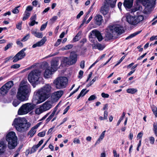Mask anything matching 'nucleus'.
Returning a JSON list of instances; mask_svg holds the SVG:
<instances>
[{
  "label": "nucleus",
  "instance_id": "obj_1",
  "mask_svg": "<svg viewBox=\"0 0 157 157\" xmlns=\"http://www.w3.org/2000/svg\"><path fill=\"white\" fill-rule=\"evenodd\" d=\"M51 89V86L47 84L36 92V95L38 98L37 104L44 102L49 98Z\"/></svg>",
  "mask_w": 157,
  "mask_h": 157
},
{
  "label": "nucleus",
  "instance_id": "obj_2",
  "mask_svg": "<svg viewBox=\"0 0 157 157\" xmlns=\"http://www.w3.org/2000/svg\"><path fill=\"white\" fill-rule=\"evenodd\" d=\"M12 125L14 126L17 131L20 132L28 130L30 126V124L27 122L26 119L24 118H15Z\"/></svg>",
  "mask_w": 157,
  "mask_h": 157
},
{
  "label": "nucleus",
  "instance_id": "obj_3",
  "mask_svg": "<svg viewBox=\"0 0 157 157\" xmlns=\"http://www.w3.org/2000/svg\"><path fill=\"white\" fill-rule=\"evenodd\" d=\"M30 85L27 82H22L18 90L17 97L20 100L24 101L26 100V96L29 92Z\"/></svg>",
  "mask_w": 157,
  "mask_h": 157
},
{
  "label": "nucleus",
  "instance_id": "obj_4",
  "mask_svg": "<svg viewBox=\"0 0 157 157\" xmlns=\"http://www.w3.org/2000/svg\"><path fill=\"white\" fill-rule=\"evenodd\" d=\"M6 140L8 142V147L10 149H13L17 145V137L14 132L8 133L6 136Z\"/></svg>",
  "mask_w": 157,
  "mask_h": 157
},
{
  "label": "nucleus",
  "instance_id": "obj_5",
  "mask_svg": "<svg viewBox=\"0 0 157 157\" xmlns=\"http://www.w3.org/2000/svg\"><path fill=\"white\" fill-rule=\"evenodd\" d=\"M41 73V71L39 70H35L32 71L28 75V80L32 84H38L39 80L42 79V78L40 77Z\"/></svg>",
  "mask_w": 157,
  "mask_h": 157
},
{
  "label": "nucleus",
  "instance_id": "obj_6",
  "mask_svg": "<svg viewBox=\"0 0 157 157\" xmlns=\"http://www.w3.org/2000/svg\"><path fill=\"white\" fill-rule=\"evenodd\" d=\"M144 19V16L142 15L135 16L128 14L126 17L127 22L130 24L134 26L143 21Z\"/></svg>",
  "mask_w": 157,
  "mask_h": 157
},
{
  "label": "nucleus",
  "instance_id": "obj_7",
  "mask_svg": "<svg viewBox=\"0 0 157 157\" xmlns=\"http://www.w3.org/2000/svg\"><path fill=\"white\" fill-rule=\"evenodd\" d=\"M35 105L33 103H28L23 105L19 109L18 114L22 115L27 113L35 107Z\"/></svg>",
  "mask_w": 157,
  "mask_h": 157
},
{
  "label": "nucleus",
  "instance_id": "obj_8",
  "mask_svg": "<svg viewBox=\"0 0 157 157\" xmlns=\"http://www.w3.org/2000/svg\"><path fill=\"white\" fill-rule=\"evenodd\" d=\"M68 82L67 78L64 77H60L57 78L53 82L56 87L58 89L65 88Z\"/></svg>",
  "mask_w": 157,
  "mask_h": 157
},
{
  "label": "nucleus",
  "instance_id": "obj_9",
  "mask_svg": "<svg viewBox=\"0 0 157 157\" xmlns=\"http://www.w3.org/2000/svg\"><path fill=\"white\" fill-rule=\"evenodd\" d=\"M52 107V102L47 101L44 102L42 106L36 109L35 113L36 114L39 115L43 112L50 109Z\"/></svg>",
  "mask_w": 157,
  "mask_h": 157
},
{
  "label": "nucleus",
  "instance_id": "obj_10",
  "mask_svg": "<svg viewBox=\"0 0 157 157\" xmlns=\"http://www.w3.org/2000/svg\"><path fill=\"white\" fill-rule=\"evenodd\" d=\"M156 0H137V3H141L148 11H150L153 8Z\"/></svg>",
  "mask_w": 157,
  "mask_h": 157
},
{
  "label": "nucleus",
  "instance_id": "obj_11",
  "mask_svg": "<svg viewBox=\"0 0 157 157\" xmlns=\"http://www.w3.org/2000/svg\"><path fill=\"white\" fill-rule=\"evenodd\" d=\"M13 85V82L10 81L6 82L0 89V95L4 96L8 92L9 90Z\"/></svg>",
  "mask_w": 157,
  "mask_h": 157
},
{
  "label": "nucleus",
  "instance_id": "obj_12",
  "mask_svg": "<svg viewBox=\"0 0 157 157\" xmlns=\"http://www.w3.org/2000/svg\"><path fill=\"white\" fill-rule=\"evenodd\" d=\"M108 29L110 32H115L119 35H121L124 32L123 27L119 25H110L108 28Z\"/></svg>",
  "mask_w": 157,
  "mask_h": 157
},
{
  "label": "nucleus",
  "instance_id": "obj_13",
  "mask_svg": "<svg viewBox=\"0 0 157 157\" xmlns=\"http://www.w3.org/2000/svg\"><path fill=\"white\" fill-rule=\"evenodd\" d=\"M89 36L90 38H97L99 42L101 41L103 39V36L100 32L96 29L92 31L90 33Z\"/></svg>",
  "mask_w": 157,
  "mask_h": 157
},
{
  "label": "nucleus",
  "instance_id": "obj_14",
  "mask_svg": "<svg viewBox=\"0 0 157 157\" xmlns=\"http://www.w3.org/2000/svg\"><path fill=\"white\" fill-rule=\"evenodd\" d=\"M26 48H24L17 53L13 57V62L15 63L20 60L23 58L25 56V51L26 50Z\"/></svg>",
  "mask_w": 157,
  "mask_h": 157
},
{
  "label": "nucleus",
  "instance_id": "obj_15",
  "mask_svg": "<svg viewBox=\"0 0 157 157\" xmlns=\"http://www.w3.org/2000/svg\"><path fill=\"white\" fill-rule=\"evenodd\" d=\"M7 149L6 143L3 141H0V156L5 154Z\"/></svg>",
  "mask_w": 157,
  "mask_h": 157
},
{
  "label": "nucleus",
  "instance_id": "obj_16",
  "mask_svg": "<svg viewBox=\"0 0 157 157\" xmlns=\"http://www.w3.org/2000/svg\"><path fill=\"white\" fill-rule=\"evenodd\" d=\"M77 54L76 52L74 51L71 52L69 57V59L71 61V63L72 65L75 63L77 61Z\"/></svg>",
  "mask_w": 157,
  "mask_h": 157
},
{
  "label": "nucleus",
  "instance_id": "obj_17",
  "mask_svg": "<svg viewBox=\"0 0 157 157\" xmlns=\"http://www.w3.org/2000/svg\"><path fill=\"white\" fill-rule=\"evenodd\" d=\"M92 46L93 49H98L99 50H102L105 47L104 45L100 44L97 41L94 42L92 44Z\"/></svg>",
  "mask_w": 157,
  "mask_h": 157
},
{
  "label": "nucleus",
  "instance_id": "obj_18",
  "mask_svg": "<svg viewBox=\"0 0 157 157\" xmlns=\"http://www.w3.org/2000/svg\"><path fill=\"white\" fill-rule=\"evenodd\" d=\"M63 93V91L61 90L55 92L52 94V97L55 100H58L62 96Z\"/></svg>",
  "mask_w": 157,
  "mask_h": 157
},
{
  "label": "nucleus",
  "instance_id": "obj_19",
  "mask_svg": "<svg viewBox=\"0 0 157 157\" xmlns=\"http://www.w3.org/2000/svg\"><path fill=\"white\" fill-rule=\"evenodd\" d=\"M59 64V61L56 59H53L51 62V69L55 71H56L57 67Z\"/></svg>",
  "mask_w": 157,
  "mask_h": 157
},
{
  "label": "nucleus",
  "instance_id": "obj_20",
  "mask_svg": "<svg viewBox=\"0 0 157 157\" xmlns=\"http://www.w3.org/2000/svg\"><path fill=\"white\" fill-rule=\"evenodd\" d=\"M133 0H124L123 5L125 8L129 9L132 7Z\"/></svg>",
  "mask_w": 157,
  "mask_h": 157
},
{
  "label": "nucleus",
  "instance_id": "obj_21",
  "mask_svg": "<svg viewBox=\"0 0 157 157\" xmlns=\"http://www.w3.org/2000/svg\"><path fill=\"white\" fill-rule=\"evenodd\" d=\"M46 40L45 37H44L40 41L34 44L32 46V48H34L37 47H40L45 43Z\"/></svg>",
  "mask_w": 157,
  "mask_h": 157
},
{
  "label": "nucleus",
  "instance_id": "obj_22",
  "mask_svg": "<svg viewBox=\"0 0 157 157\" xmlns=\"http://www.w3.org/2000/svg\"><path fill=\"white\" fill-rule=\"evenodd\" d=\"M95 23L97 25H100L103 20L102 16L99 14H97L94 18Z\"/></svg>",
  "mask_w": 157,
  "mask_h": 157
},
{
  "label": "nucleus",
  "instance_id": "obj_23",
  "mask_svg": "<svg viewBox=\"0 0 157 157\" xmlns=\"http://www.w3.org/2000/svg\"><path fill=\"white\" fill-rule=\"evenodd\" d=\"M55 72L51 68L50 69L48 68L45 70L44 73V76L45 78H49L52 74V72Z\"/></svg>",
  "mask_w": 157,
  "mask_h": 157
},
{
  "label": "nucleus",
  "instance_id": "obj_24",
  "mask_svg": "<svg viewBox=\"0 0 157 157\" xmlns=\"http://www.w3.org/2000/svg\"><path fill=\"white\" fill-rule=\"evenodd\" d=\"M58 105H57L55 108L54 110L52 112L51 114L48 117L46 120L47 122H48L50 120H51L53 117H54V116L56 114V113Z\"/></svg>",
  "mask_w": 157,
  "mask_h": 157
},
{
  "label": "nucleus",
  "instance_id": "obj_25",
  "mask_svg": "<svg viewBox=\"0 0 157 157\" xmlns=\"http://www.w3.org/2000/svg\"><path fill=\"white\" fill-rule=\"evenodd\" d=\"M108 11L109 9L106 4L104 5L101 7V11L103 15L106 14L107 13H109Z\"/></svg>",
  "mask_w": 157,
  "mask_h": 157
},
{
  "label": "nucleus",
  "instance_id": "obj_26",
  "mask_svg": "<svg viewBox=\"0 0 157 157\" xmlns=\"http://www.w3.org/2000/svg\"><path fill=\"white\" fill-rule=\"evenodd\" d=\"M107 3L112 8L114 7L116 4L117 0H105Z\"/></svg>",
  "mask_w": 157,
  "mask_h": 157
},
{
  "label": "nucleus",
  "instance_id": "obj_27",
  "mask_svg": "<svg viewBox=\"0 0 157 157\" xmlns=\"http://www.w3.org/2000/svg\"><path fill=\"white\" fill-rule=\"evenodd\" d=\"M106 131H104L101 134L99 138L95 143V145H96L97 144H99L100 143V141H101L104 137L105 132Z\"/></svg>",
  "mask_w": 157,
  "mask_h": 157
},
{
  "label": "nucleus",
  "instance_id": "obj_28",
  "mask_svg": "<svg viewBox=\"0 0 157 157\" xmlns=\"http://www.w3.org/2000/svg\"><path fill=\"white\" fill-rule=\"evenodd\" d=\"M112 33L109 31L108 30V28L107 29L106 33L105 34V37L108 40H110L113 37V34L111 33Z\"/></svg>",
  "mask_w": 157,
  "mask_h": 157
},
{
  "label": "nucleus",
  "instance_id": "obj_29",
  "mask_svg": "<svg viewBox=\"0 0 157 157\" xmlns=\"http://www.w3.org/2000/svg\"><path fill=\"white\" fill-rule=\"evenodd\" d=\"M86 89H84L82 90L79 94L78 95L77 98V99H78L81 96H83L85 95L88 91L89 90L86 91Z\"/></svg>",
  "mask_w": 157,
  "mask_h": 157
},
{
  "label": "nucleus",
  "instance_id": "obj_30",
  "mask_svg": "<svg viewBox=\"0 0 157 157\" xmlns=\"http://www.w3.org/2000/svg\"><path fill=\"white\" fill-rule=\"evenodd\" d=\"M37 128L35 127L34 126L32 127L29 132L28 134L30 135V136L32 137L35 134L36 132V130Z\"/></svg>",
  "mask_w": 157,
  "mask_h": 157
},
{
  "label": "nucleus",
  "instance_id": "obj_31",
  "mask_svg": "<svg viewBox=\"0 0 157 157\" xmlns=\"http://www.w3.org/2000/svg\"><path fill=\"white\" fill-rule=\"evenodd\" d=\"M32 34L37 38H41L43 36L42 33H39L36 31H32Z\"/></svg>",
  "mask_w": 157,
  "mask_h": 157
},
{
  "label": "nucleus",
  "instance_id": "obj_32",
  "mask_svg": "<svg viewBox=\"0 0 157 157\" xmlns=\"http://www.w3.org/2000/svg\"><path fill=\"white\" fill-rule=\"evenodd\" d=\"M141 32V31H140L135 32L131 34L129 36L127 37L125 39L126 40H127L129 39L132 38L133 37H134L135 36L137 35L140 33Z\"/></svg>",
  "mask_w": 157,
  "mask_h": 157
},
{
  "label": "nucleus",
  "instance_id": "obj_33",
  "mask_svg": "<svg viewBox=\"0 0 157 157\" xmlns=\"http://www.w3.org/2000/svg\"><path fill=\"white\" fill-rule=\"evenodd\" d=\"M30 15V12H27L26 11H25L24 14V16L22 18L23 21H25L28 19Z\"/></svg>",
  "mask_w": 157,
  "mask_h": 157
},
{
  "label": "nucleus",
  "instance_id": "obj_34",
  "mask_svg": "<svg viewBox=\"0 0 157 157\" xmlns=\"http://www.w3.org/2000/svg\"><path fill=\"white\" fill-rule=\"evenodd\" d=\"M137 90L135 88L128 89L126 90V92L128 93L133 94L136 92Z\"/></svg>",
  "mask_w": 157,
  "mask_h": 157
},
{
  "label": "nucleus",
  "instance_id": "obj_35",
  "mask_svg": "<svg viewBox=\"0 0 157 157\" xmlns=\"http://www.w3.org/2000/svg\"><path fill=\"white\" fill-rule=\"evenodd\" d=\"M63 61L64 63L69 65H71V61L70 60L69 58L67 57H64L63 59Z\"/></svg>",
  "mask_w": 157,
  "mask_h": 157
},
{
  "label": "nucleus",
  "instance_id": "obj_36",
  "mask_svg": "<svg viewBox=\"0 0 157 157\" xmlns=\"http://www.w3.org/2000/svg\"><path fill=\"white\" fill-rule=\"evenodd\" d=\"M58 17L57 16H53L49 20V22L51 24H52L55 22L57 19Z\"/></svg>",
  "mask_w": 157,
  "mask_h": 157
},
{
  "label": "nucleus",
  "instance_id": "obj_37",
  "mask_svg": "<svg viewBox=\"0 0 157 157\" xmlns=\"http://www.w3.org/2000/svg\"><path fill=\"white\" fill-rule=\"evenodd\" d=\"M39 147L37 145H34L31 150V153L35 152Z\"/></svg>",
  "mask_w": 157,
  "mask_h": 157
},
{
  "label": "nucleus",
  "instance_id": "obj_38",
  "mask_svg": "<svg viewBox=\"0 0 157 157\" xmlns=\"http://www.w3.org/2000/svg\"><path fill=\"white\" fill-rule=\"evenodd\" d=\"M20 103V101L18 100H15L13 102V105L15 107H17Z\"/></svg>",
  "mask_w": 157,
  "mask_h": 157
},
{
  "label": "nucleus",
  "instance_id": "obj_39",
  "mask_svg": "<svg viewBox=\"0 0 157 157\" xmlns=\"http://www.w3.org/2000/svg\"><path fill=\"white\" fill-rule=\"evenodd\" d=\"M20 7V6L15 7L14 9L12 10V12L14 14H17L19 12L18 8Z\"/></svg>",
  "mask_w": 157,
  "mask_h": 157
},
{
  "label": "nucleus",
  "instance_id": "obj_40",
  "mask_svg": "<svg viewBox=\"0 0 157 157\" xmlns=\"http://www.w3.org/2000/svg\"><path fill=\"white\" fill-rule=\"evenodd\" d=\"M30 37L29 34H27L21 40V41L25 42L27 41L29 38Z\"/></svg>",
  "mask_w": 157,
  "mask_h": 157
},
{
  "label": "nucleus",
  "instance_id": "obj_41",
  "mask_svg": "<svg viewBox=\"0 0 157 157\" xmlns=\"http://www.w3.org/2000/svg\"><path fill=\"white\" fill-rule=\"evenodd\" d=\"M13 44L12 43H10L8 44L5 47L4 50L6 51L9 48H11L12 47Z\"/></svg>",
  "mask_w": 157,
  "mask_h": 157
},
{
  "label": "nucleus",
  "instance_id": "obj_42",
  "mask_svg": "<svg viewBox=\"0 0 157 157\" xmlns=\"http://www.w3.org/2000/svg\"><path fill=\"white\" fill-rule=\"evenodd\" d=\"M73 47V45L72 44H69L66 46L64 48L63 50H67Z\"/></svg>",
  "mask_w": 157,
  "mask_h": 157
},
{
  "label": "nucleus",
  "instance_id": "obj_43",
  "mask_svg": "<svg viewBox=\"0 0 157 157\" xmlns=\"http://www.w3.org/2000/svg\"><path fill=\"white\" fill-rule=\"evenodd\" d=\"M33 9V8L32 6H27L25 11H26L27 12H29L32 11Z\"/></svg>",
  "mask_w": 157,
  "mask_h": 157
},
{
  "label": "nucleus",
  "instance_id": "obj_44",
  "mask_svg": "<svg viewBox=\"0 0 157 157\" xmlns=\"http://www.w3.org/2000/svg\"><path fill=\"white\" fill-rule=\"evenodd\" d=\"M48 23V21H47L45 24H43L41 26L40 30L41 31H43L46 28Z\"/></svg>",
  "mask_w": 157,
  "mask_h": 157
},
{
  "label": "nucleus",
  "instance_id": "obj_45",
  "mask_svg": "<svg viewBox=\"0 0 157 157\" xmlns=\"http://www.w3.org/2000/svg\"><path fill=\"white\" fill-rule=\"evenodd\" d=\"M20 66V65L19 64H15L11 66V68L17 69L19 68Z\"/></svg>",
  "mask_w": 157,
  "mask_h": 157
},
{
  "label": "nucleus",
  "instance_id": "obj_46",
  "mask_svg": "<svg viewBox=\"0 0 157 157\" xmlns=\"http://www.w3.org/2000/svg\"><path fill=\"white\" fill-rule=\"evenodd\" d=\"M21 40H20L19 39L17 40L16 41V43L17 45L18 46L21 47H23V44L21 42Z\"/></svg>",
  "mask_w": 157,
  "mask_h": 157
},
{
  "label": "nucleus",
  "instance_id": "obj_47",
  "mask_svg": "<svg viewBox=\"0 0 157 157\" xmlns=\"http://www.w3.org/2000/svg\"><path fill=\"white\" fill-rule=\"evenodd\" d=\"M22 22H20L16 25V28L17 29L21 30V29Z\"/></svg>",
  "mask_w": 157,
  "mask_h": 157
},
{
  "label": "nucleus",
  "instance_id": "obj_48",
  "mask_svg": "<svg viewBox=\"0 0 157 157\" xmlns=\"http://www.w3.org/2000/svg\"><path fill=\"white\" fill-rule=\"evenodd\" d=\"M150 143L151 144H153L155 141V139L153 136H151L149 138Z\"/></svg>",
  "mask_w": 157,
  "mask_h": 157
},
{
  "label": "nucleus",
  "instance_id": "obj_49",
  "mask_svg": "<svg viewBox=\"0 0 157 157\" xmlns=\"http://www.w3.org/2000/svg\"><path fill=\"white\" fill-rule=\"evenodd\" d=\"M45 132L43 131L41 132H39L38 133V136L42 137L45 136Z\"/></svg>",
  "mask_w": 157,
  "mask_h": 157
},
{
  "label": "nucleus",
  "instance_id": "obj_50",
  "mask_svg": "<svg viewBox=\"0 0 157 157\" xmlns=\"http://www.w3.org/2000/svg\"><path fill=\"white\" fill-rule=\"evenodd\" d=\"M108 117V112L107 111L105 110L104 111V118L105 119V120H107Z\"/></svg>",
  "mask_w": 157,
  "mask_h": 157
},
{
  "label": "nucleus",
  "instance_id": "obj_51",
  "mask_svg": "<svg viewBox=\"0 0 157 157\" xmlns=\"http://www.w3.org/2000/svg\"><path fill=\"white\" fill-rule=\"evenodd\" d=\"M101 96L104 98H108L109 95L107 94H105L104 93H102L101 94Z\"/></svg>",
  "mask_w": 157,
  "mask_h": 157
},
{
  "label": "nucleus",
  "instance_id": "obj_52",
  "mask_svg": "<svg viewBox=\"0 0 157 157\" xmlns=\"http://www.w3.org/2000/svg\"><path fill=\"white\" fill-rule=\"evenodd\" d=\"M96 98L95 96L94 95H91L88 98V100L89 101L93 100Z\"/></svg>",
  "mask_w": 157,
  "mask_h": 157
},
{
  "label": "nucleus",
  "instance_id": "obj_53",
  "mask_svg": "<svg viewBox=\"0 0 157 157\" xmlns=\"http://www.w3.org/2000/svg\"><path fill=\"white\" fill-rule=\"evenodd\" d=\"M61 40L59 39H58L56 42V43L55 44V46H58V45H59L60 44L61 42Z\"/></svg>",
  "mask_w": 157,
  "mask_h": 157
},
{
  "label": "nucleus",
  "instance_id": "obj_54",
  "mask_svg": "<svg viewBox=\"0 0 157 157\" xmlns=\"http://www.w3.org/2000/svg\"><path fill=\"white\" fill-rule=\"evenodd\" d=\"M85 65V61L82 60L80 64V67L82 69H83L84 68Z\"/></svg>",
  "mask_w": 157,
  "mask_h": 157
},
{
  "label": "nucleus",
  "instance_id": "obj_55",
  "mask_svg": "<svg viewBox=\"0 0 157 157\" xmlns=\"http://www.w3.org/2000/svg\"><path fill=\"white\" fill-rule=\"evenodd\" d=\"M55 126H53L52 128H50L47 134H49L50 133H52L53 132V130Z\"/></svg>",
  "mask_w": 157,
  "mask_h": 157
},
{
  "label": "nucleus",
  "instance_id": "obj_56",
  "mask_svg": "<svg viewBox=\"0 0 157 157\" xmlns=\"http://www.w3.org/2000/svg\"><path fill=\"white\" fill-rule=\"evenodd\" d=\"M83 71L80 70L79 72V75L78 77L79 78H82V76L83 75Z\"/></svg>",
  "mask_w": 157,
  "mask_h": 157
},
{
  "label": "nucleus",
  "instance_id": "obj_57",
  "mask_svg": "<svg viewBox=\"0 0 157 157\" xmlns=\"http://www.w3.org/2000/svg\"><path fill=\"white\" fill-rule=\"evenodd\" d=\"M73 142L74 144L77 143L79 144L80 143V140L78 139H77L76 138H75L74 139Z\"/></svg>",
  "mask_w": 157,
  "mask_h": 157
},
{
  "label": "nucleus",
  "instance_id": "obj_58",
  "mask_svg": "<svg viewBox=\"0 0 157 157\" xmlns=\"http://www.w3.org/2000/svg\"><path fill=\"white\" fill-rule=\"evenodd\" d=\"M80 88V86H79L78 88H77L74 91L71 93L69 97H70L74 93H76V92H77L78 89H79Z\"/></svg>",
  "mask_w": 157,
  "mask_h": 157
},
{
  "label": "nucleus",
  "instance_id": "obj_59",
  "mask_svg": "<svg viewBox=\"0 0 157 157\" xmlns=\"http://www.w3.org/2000/svg\"><path fill=\"white\" fill-rule=\"evenodd\" d=\"M83 14V11H81L80 13L78 14L77 16V18L78 19L80 18L81 16Z\"/></svg>",
  "mask_w": 157,
  "mask_h": 157
},
{
  "label": "nucleus",
  "instance_id": "obj_60",
  "mask_svg": "<svg viewBox=\"0 0 157 157\" xmlns=\"http://www.w3.org/2000/svg\"><path fill=\"white\" fill-rule=\"evenodd\" d=\"M81 37H78L76 36L73 38V40L74 42H75L78 41L80 39Z\"/></svg>",
  "mask_w": 157,
  "mask_h": 157
},
{
  "label": "nucleus",
  "instance_id": "obj_61",
  "mask_svg": "<svg viewBox=\"0 0 157 157\" xmlns=\"http://www.w3.org/2000/svg\"><path fill=\"white\" fill-rule=\"evenodd\" d=\"M38 2L36 0H34L32 2V5L34 6H36L38 4Z\"/></svg>",
  "mask_w": 157,
  "mask_h": 157
},
{
  "label": "nucleus",
  "instance_id": "obj_62",
  "mask_svg": "<svg viewBox=\"0 0 157 157\" xmlns=\"http://www.w3.org/2000/svg\"><path fill=\"white\" fill-rule=\"evenodd\" d=\"M70 109V106H67L64 110V112L63 113V114H65L68 111V110Z\"/></svg>",
  "mask_w": 157,
  "mask_h": 157
},
{
  "label": "nucleus",
  "instance_id": "obj_63",
  "mask_svg": "<svg viewBox=\"0 0 157 157\" xmlns=\"http://www.w3.org/2000/svg\"><path fill=\"white\" fill-rule=\"evenodd\" d=\"M143 135V133L142 132H139L137 135V138L138 139H140V138H141Z\"/></svg>",
  "mask_w": 157,
  "mask_h": 157
},
{
  "label": "nucleus",
  "instance_id": "obj_64",
  "mask_svg": "<svg viewBox=\"0 0 157 157\" xmlns=\"http://www.w3.org/2000/svg\"><path fill=\"white\" fill-rule=\"evenodd\" d=\"M104 15L105 16V19L107 20L110 17V14L109 13H107L106 14H104Z\"/></svg>",
  "mask_w": 157,
  "mask_h": 157
}]
</instances>
